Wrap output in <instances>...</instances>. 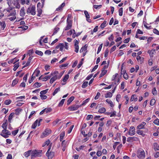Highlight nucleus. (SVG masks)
Masks as SVG:
<instances>
[{
    "mask_svg": "<svg viewBox=\"0 0 159 159\" xmlns=\"http://www.w3.org/2000/svg\"><path fill=\"white\" fill-rule=\"evenodd\" d=\"M18 81L19 80L18 79H15L13 80L12 83V86H14L16 85L18 83Z\"/></svg>",
    "mask_w": 159,
    "mask_h": 159,
    "instance_id": "obj_28",
    "label": "nucleus"
},
{
    "mask_svg": "<svg viewBox=\"0 0 159 159\" xmlns=\"http://www.w3.org/2000/svg\"><path fill=\"white\" fill-rule=\"evenodd\" d=\"M69 75H66L64 76V77L62 80V81L64 82H65L67 80L69 79Z\"/></svg>",
    "mask_w": 159,
    "mask_h": 159,
    "instance_id": "obj_30",
    "label": "nucleus"
},
{
    "mask_svg": "<svg viewBox=\"0 0 159 159\" xmlns=\"http://www.w3.org/2000/svg\"><path fill=\"white\" fill-rule=\"evenodd\" d=\"M106 102L108 104H110L111 106L112 107L114 106V104L110 100L107 99L106 100Z\"/></svg>",
    "mask_w": 159,
    "mask_h": 159,
    "instance_id": "obj_32",
    "label": "nucleus"
},
{
    "mask_svg": "<svg viewBox=\"0 0 159 159\" xmlns=\"http://www.w3.org/2000/svg\"><path fill=\"white\" fill-rule=\"evenodd\" d=\"M51 148H50L48 149L46 153V155L48 157V159H52L54 156V152L50 151Z\"/></svg>",
    "mask_w": 159,
    "mask_h": 159,
    "instance_id": "obj_7",
    "label": "nucleus"
},
{
    "mask_svg": "<svg viewBox=\"0 0 159 159\" xmlns=\"http://www.w3.org/2000/svg\"><path fill=\"white\" fill-rule=\"evenodd\" d=\"M79 107V106L78 105L75 104L69 107L68 108V109L70 111H74L77 110Z\"/></svg>",
    "mask_w": 159,
    "mask_h": 159,
    "instance_id": "obj_9",
    "label": "nucleus"
},
{
    "mask_svg": "<svg viewBox=\"0 0 159 159\" xmlns=\"http://www.w3.org/2000/svg\"><path fill=\"white\" fill-rule=\"evenodd\" d=\"M153 123L157 125H159V120L158 119H156L153 122Z\"/></svg>",
    "mask_w": 159,
    "mask_h": 159,
    "instance_id": "obj_59",
    "label": "nucleus"
},
{
    "mask_svg": "<svg viewBox=\"0 0 159 159\" xmlns=\"http://www.w3.org/2000/svg\"><path fill=\"white\" fill-rule=\"evenodd\" d=\"M22 111V109L19 108V109H17L16 110V115H18L19 114V113L21 112V111Z\"/></svg>",
    "mask_w": 159,
    "mask_h": 159,
    "instance_id": "obj_44",
    "label": "nucleus"
},
{
    "mask_svg": "<svg viewBox=\"0 0 159 159\" xmlns=\"http://www.w3.org/2000/svg\"><path fill=\"white\" fill-rule=\"evenodd\" d=\"M135 134V129L134 127L133 126L130 127L129 132V134L132 136L134 135Z\"/></svg>",
    "mask_w": 159,
    "mask_h": 159,
    "instance_id": "obj_10",
    "label": "nucleus"
},
{
    "mask_svg": "<svg viewBox=\"0 0 159 159\" xmlns=\"http://www.w3.org/2000/svg\"><path fill=\"white\" fill-rule=\"evenodd\" d=\"M42 150H32L31 157L32 159L37 157H40L42 156Z\"/></svg>",
    "mask_w": 159,
    "mask_h": 159,
    "instance_id": "obj_1",
    "label": "nucleus"
},
{
    "mask_svg": "<svg viewBox=\"0 0 159 159\" xmlns=\"http://www.w3.org/2000/svg\"><path fill=\"white\" fill-rule=\"evenodd\" d=\"M7 122H5L2 124V126L3 129H7Z\"/></svg>",
    "mask_w": 159,
    "mask_h": 159,
    "instance_id": "obj_42",
    "label": "nucleus"
},
{
    "mask_svg": "<svg viewBox=\"0 0 159 159\" xmlns=\"http://www.w3.org/2000/svg\"><path fill=\"white\" fill-rule=\"evenodd\" d=\"M137 156L140 159H143L145 157L144 151L141 149H139L137 152Z\"/></svg>",
    "mask_w": 159,
    "mask_h": 159,
    "instance_id": "obj_5",
    "label": "nucleus"
},
{
    "mask_svg": "<svg viewBox=\"0 0 159 159\" xmlns=\"http://www.w3.org/2000/svg\"><path fill=\"white\" fill-rule=\"evenodd\" d=\"M32 59V57H29V58H28L27 61V63H26V64L24 66H23L22 68H23L24 67H25L28 66H29L30 64V63L31 61V60Z\"/></svg>",
    "mask_w": 159,
    "mask_h": 159,
    "instance_id": "obj_16",
    "label": "nucleus"
},
{
    "mask_svg": "<svg viewBox=\"0 0 159 159\" xmlns=\"http://www.w3.org/2000/svg\"><path fill=\"white\" fill-rule=\"evenodd\" d=\"M35 53L36 54L41 56H42L43 54L42 52L37 50L35 51Z\"/></svg>",
    "mask_w": 159,
    "mask_h": 159,
    "instance_id": "obj_40",
    "label": "nucleus"
},
{
    "mask_svg": "<svg viewBox=\"0 0 159 159\" xmlns=\"http://www.w3.org/2000/svg\"><path fill=\"white\" fill-rule=\"evenodd\" d=\"M25 9L24 7H23L21 8L20 11V15L21 16H23L25 14Z\"/></svg>",
    "mask_w": 159,
    "mask_h": 159,
    "instance_id": "obj_14",
    "label": "nucleus"
},
{
    "mask_svg": "<svg viewBox=\"0 0 159 159\" xmlns=\"http://www.w3.org/2000/svg\"><path fill=\"white\" fill-rule=\"evenodd\" d=\"M126 70H124V71L123 72V77L124 79H125L126 80H127L128 78V76L127 73H126Z\"/></svg>",
    "mask_w": 159,
    "mask_h": 159,
    "instance_id": "obj_29",
    "label": "nucleus"
},
{
    "mask_svg": "<svg viewBox=\"0 0 159 159\" xmlns=\"http://www.w3.org/2000/svg\"><path fill=\"white\" fill-rule=\"evenodd\" d=\"M74 96L71 97L67 100V105H69L71 102L74 100Z\"/></svg>",
    "mask_w": 159,
    "mask_h": 159,
    "instance_id": "obj_17",
    "label": "nucleus"
},
{
    "mask_svg": "<svg viewBox=\"0 0 159 159\" xmlns=\"http://www.w3.org/2000/svg\"><path fill=\"white\" fill-rule=\"evenodd\" d=\"M102 43L100 45V46H99V47H98V48L97 54H98L100 52L101 50V49L102 47Z\"/></svg>",
    "mask_w": 159,
    "mask_h": 159,
    "instance_id": "obj_57",
    "label": "nucleus"
},
{
    "mask_svg": "<svg viewBox=\"0 0 159 159\" xmlns=\"http://www.w3.org/2000/svg\"><path fill=\"white\" fill-rule=\"evenodd\" d=\"M93 118V116L92 115H88L86 117V119L87 120H89L91 119H92Z\"/></svg>",
    "mask_w": 159,
    "mask_h": 159,
    "instance_id": "obj_62",
    "label": "nucleus"
},
{
    "mask_svg": "<svg viewBox=\"0 0 159 159\" xmlns=\"http://www.w3.org/2000/svg\"><path fill=\"white\" fill-rule=\"evenodd\" d=\"M65 100V99H63L61 100L58 104L59 107H61L63 105L64 103Z\"/></svg>",
    "mask_w": 159,
    "mask_h": 159,
    "instance_id": "obj_46",
    "label": "nucleus"
},
{
    "mask_svg": "<svg viewBox=\"0 0 159 159\" xmlns=\"http://www.w3.org/2000/svg\"><path fill=\"white\" fill-rule=\"evenodd\" d=\"M11 133L10 131L7 129H3L2 132V133L0 135L4 137V138H7L9 137V135H10Z\"/></svg>",
    "mask_w": 159,
    "mask_h": 159,
    "instance_id": "obj_4",
    "label": "nucleus"
},
{
    "mask_svg": "<svg viewBox=\"0 0 159 159\" xmlns=\"http://www.w3.org/2000/svg\"><path fill=\"white\" fill-rule=\"evenodd\" d=\"M66 145V142L65 140H63L61 143V147H62V150L63 151H64L65 150V148Z\"/></svg>",
    "mask_w": 159,
    "mask_h": 159,
    "instance_id": "obj_15",
    "label": "nucleus"
},
{
    "mask_svg": "<svg viewBox=\"0 0 159 159\" xmlns=\"http://www.w3.org/2000/svg\"><path fill=\"white\" fill-rule=\"evenodd\" d=\"M11 133L10 131L7 129H3L2 132V133L0 135L4 137V138H7L9 137V135H10Z\"/></svg>",
    "mask_w": 159,
    "mask_h": 159,
    "instance_id": "obj_3",
    "label": "nucleus"
},
{
    "mask_svg": "<svg viewBox=\"0 0 159 159\" xmlns=\"http://www.w3.org/2000/svg\"><path fill=\"white\" fill-rule=\"evenodd\" d=\"M87 46L86 44L84 45V46L82 47L80 50V53L83 52V51L86 50L87 49Z\"/></svg>",
    "mask_w": 159,
    "mask_h": 159,
    "instance_id": "obj_25",
    "label": "nucleus"
},
{
    "mask_svg": "<svg viewBox=\"0 0 159 159\" xmlns=\"http://www.w3.org/2000/svg\"><path fill=\"white\" fill-rule=\"evenodd\" d=\"M67 25L65 29L66 30H69L71 28L72 25V21L68 20V18L67 20Z\"/></svg>",
    "mask_w": 159,
    "mask_h": 159,
    "instance_id": "obj_8",
    "label": "nucleus"
},
{
    "mask_svg": "<svg viewBox=\"0 0 159 159\" xmlns=\"http://www.w3.org/2000/svg\"><path fill=\"white\" fill-rule=\"evenodd\" d=\"M38 14L37 16H40L42 13V9L40 8H38L37 9Z\"/></svg>",
    "mask_w": 159,
    "mask_h": 159,
    "instance_id": "obj_38",
    "label": "nucleus"
},
{
    "mask_svg": "<svg viewBox=\"0 0 159 159\" xmlns=\"http://www.w3.org/2000/svg\"><path fill=\"white\" fill-rule=\"evenodd\" d=\"M155 102H156V101L155 100V99H152L150 101V104L151 106H153L155 104Z\"/></svg>",
    "mask_w": 159,
    "mask_h": 159,
    "instance_id": "obj_45",
    "label": "nucleus"
},
{
    "mask_svg": "<svg viewBox=\"0 0 159 159\" xmlns=\"http://www.w3.org/2000/svg\"><path fill=\"white\" fill-rule=\"evenodd\" d=\"M119 15L121 16L122 15L123 8L121 7L119 10Z\"/></svg>",
    "mask_w": 159,
    "mask_h": 159,
    "instance_id": "obj_56",
    "label": "nucleus"
},
{
    "mask_svg": "<svg viewBox=\"0 0 159 159\" xmlns=\"http://www.w3.org/2000/svg\"><path fill=\"white\" fill-rule=\"evenodd\" d=\"M153 31L154 33L156 34L157 35H159V31L156 29H154Z\"/></svg>",
    "mask_w": 159,
    "mask_h": 159,
    "instance_id": "obj_64",
    "label": "nucleus"
},
{
    "mask_svg": "<svg viewBox=\"0 0 159 159\" xmlns=\"http://www.w3.org/2000/svg\"><path fill=\"white\" fill-rule=\"evenodd\" d=\"M59 28L58 27H56L54 30L53 33L52 35L56 34L59 30Z\"/></svg>",
    "mask_w": 159,
    "mask_h": 159,
    "instance_id": "obj_39",
    "label": "nucleus"
},
{
    "mask_svg": "<svg viewBox=\"0 0 159 159\" xmlns=\"http://www.w3.org/2000/svg\"><path fill=\"white\" fill-rule=\"evenodd\" d=\"M40 97H41V99H45L47 98V96L46 95H43L41 94L40 95Z\"/></svg>",
    "mask_w": 159,
    "mask_h": 159,
    "instance_id": "obj_63",
    "label": "nucleus"
},
{
    "mask_svg": "<svg viewBox=\"0 0 159 159\" xmlns=\"http://www.w3.org/2000/svg\"><path fill=\"white\" fill-rule=\"evenodd\" d=\"M154 150L156 151L159 150V145L158 146V144L157 143H154L153 144Z\"/></svg>",
    "mask_w": 159,
    "mask_h": 159,
    "instance_id": "obj_18",
    "label": "nucleus"
},
{
    "mask_svg": "<svg viewBox=\"0 0 159 159\" xmlns=\"http://www.w3.org/2000/svg\"><path fill=\"white\" fill-rule=\"evenodd\" d=\"M27 14L30 13L32 15H34L36 14L35 6L30 5L27 9Z\"/></svg>",
    "mask_w": 159,
    "mask_h": 159,
    "instance_id": "obj_2",
    "label": "nucleus"
},
{
    "mask_svg": "<svg viewBox=\"0 0 159 159\" xmlns=\"http://www.w3.org/2000/svg\"><path fill=\"white\" fill-rule=\"evenodd\" d=\"M15 114V113H11L10 114V115L9 118H8V120H10L12 119V118L13 116H14V115Z\"/></svg>",
    "mask_w": 159,
    "mask_h": 159,
    "instance_id": "obj_50",
    "label": "nucleus"
},
{
    "mask_svg": "<svg viewBox=\"0 0 159 159\" xmlns=\"http://www.w3.org/2000/svg\"><path fill=\"white\" fill-rule=\"evenodd\" d=\"M65 133L64 132H62L60 134V140L61 141H62L63 140L64 137L65 136Z\"/></svg>",
    "mask_w": 159,
    "mask_h": 159,
    "instance_id": "obj_34",
    "label": "nucleus"
},
{
    "mask_svg": "<svg viewBox=\"0 0 159 159\" xmlns=\"http://www.w3.org/2000/svg\"><path fill=\"white\" fill-rule=\"evenodd\" d=\"M84 13L86 18H90V16L88 11H84Z\"/></svg>",
    "mask_w": 159,
    "mask_h": 159,
    "instance_id": "obj_58",
    "label": "nucleus"
},
{
    "mask_svg": "<svg viewBox=\"0 0 159 159\" xmlns=\"http://www.w3.org/2000/svg\"><path fill=\"white\" fill-rule=\"evenodd\" d=\"M19 63L15 64L14 66V68L13 69V70L14 71H16L19 67Z\"/></svg>",
    "mask_w": 159,
    "mask_h": 159,
    "instance_id": "obj_41",
    "label": "nucleus"
},
{
    "mask_svg": "<svg viewBox=\"0 0 159 159\" xmlns=\"http://www.w3.org/2000/svg\"><path fill=\"white\" fill-rule=\"evenodd\" d=\"M90 99L89 98H87L84 101L82 104L81 105H85L86 103L88 102L89 100Z\"/></svg>",
    "mask_w": 159,
    "mask_h": 159,
    "instance_id": "obj_55",
    "label": "nucleus"
},
{
    "mask_svg": "<svg viewBox=\"0 0 159 159\" xmlns=\"http://www.w3.org/2000/svg\"><path fill=\"white\" fill-rule=\"evenodd\" d=\"M75 52L78 53L79 51V47L78 45H75Z\"/></svg>",
    "mask_w": 159,
    "mask_h": 159,
    "instance_id": "obj_60",
    "label": "nucleus"
},
{
    "mask_svg": "<svg viewBox=\"0 0 159 159\" xmlns=\"http://www.w3.org/2000/svg\"><path fill=\"white\" fill-rule=\"evenodd\" d=\"M0 24L1 25V27L3 28V29L5 28L6 27V24H5V23L4 22H1V23H0Z\"/></svg>",
    "mask_w": 159,
    "mask_h": 159,
    "instance_id": "obj_61",
    "label": "nucleus"
},
{
    "mask_svg": "<svg viewBox=\"0 0 159 159\" xmlns=\"http://www.w3.org/2000/svg\"><path fill=\"white\" fill-rule=\"evenodd\" d=\"M63 73L61 72L59 74V73L58 72V73H57L56 74V77H57V79H59L61 78V77L62 75L63 74Z\"/></svg>",
    "mask_w": 159,
    "mask_h": 159,
    "instance_id": "obj_33",
    "label": "nucleus"
},
{
    "mask_svg": "<svg viewBox=\"0 0 159 159\" xmlns=\"http://www.w3.org/2000/svg\"><path fill=\"white\" fill-rule=\"evenodd\" d=\"M41 84L38 82H36L34 84L33 86H35V88L40 87L41 86Z\"/></svg>",
    "mask_w": 159,
    "mask_h": 159,
    "instance_id": "obj_36",
    "label": "nucleus"
},
{
    "mask_svg": "<svg viewBox=\"0 0 159 159\" xmlns=\"http://www.w3.org/2000/svg\"><path fill=\"white\" fill-rule=\"evenodd\" d=\"M11 101L10 100H7L4 101V103L6 105H8L11 103Z\"/></svg>",
    "mask_w": 159,
    "mask_h": 159,
    "instance_id": "obj_49",
    "label": "nucleus"
},
{
    "mask_svg": "<svg viewBox=\"0 0 159 159\" xmlns=\"http://www.w3.org/2000/svg\"><path fill=\"white\" fill-rule=\"evenodd\" d=\"M107 23V21L105 20L104 22L101 24L100 27L101 28L103 29L106 26V24Z\"/></svg>",
    "mask_w": 159,
    "mask_h": 159,
    "instance_id": "obj_35",
    "label": "nucleus"
},
{
    "mask_svg": "<svg viewBox=\"0 0 159 159\" xmlns=\"http://www.w3.org/2000/svg\"><path fill=\"white\" fill-rule=\"evenodd\" d=\"M112 95V93L111 92H108L105 94V98H111Z\"/></svg>",
    "mask_w": 159,
    "mask_h": 159,
    "instance_id": "obj_23",
    "label": "nucleus"
},
{
    "mask_svg": "<svg viewBox=\"0 0 159 159\" xmlns=\"http://www.w3.org/2000/svg\"><path fill=\"white\" fill-rule=\"evenodd\" d=\"M51 133V130L49 129H46L45 131L43 133V134L44 135V136H47L49 134H50Z\"/></svg>",
    "mask_w": 159,
    "mask_h": 159,
    "instance_id": "obj_11",
    "label": "nucleus"
},
{
    "mask_svg": "<svg viewBox=\"0 0 159 159\" xmlns=\"http://www.w3.org/2000/svg\"><path fill=\"white\" fill-rule=\"evenodd\" d=\"M137 138L136 137H129L127 139V141L129 142H132L134 141H136Z\"/></svg>",
    "mask_w": 159,
    "mask_h": 159,
    "instance_id": "obj_13",
    "label": "nucleus"
},
{
    "mask_svg": "<svg viewBox=\"0 0 159 159\" xmlns=\"http://www.w3.org/2000/svg\"><path fill=\"white\" fill-rule=\"evenodd\" d=\"M107 70H102L101 74L100 75V77H101L104 76L107 72Z\"/></svg>",
    "mask_w": 159,
    "mask_h": 159,
    "instance_id": "obj_22",
    "label": "nucleus"
},
{
    "mask_svg": "<svg viewBox=\"0 0 159 159\" xmlns=\"http://www.w3.org/2000/svg\"><path fill=\"white\" fill-rule=\"evenodd\" d=\"M38 122V120H37L32 124L31 126V128L32 129H35L36 127L37 123Z\"/></svg>",
    "mask_w": 159,
    "mask_h": 159,
    "instance_id": "obj_20",
    "label": "nucleus"
},
{
    "mask_svg": "<svg viewBox=\"0 0 159 159\" xmlns=\"http://www.w3.org/2000/svg\"><path fill=\"white\" fill-rule=\"evenodd\" d=\"M60 120L59 119H57L55 120L53 122V125L54 126L55 125L60 121Z\"/></svg>",
    "mask_w": 159,
    "mask_h": 159,
    "instance_id": "obj_54",
    "label": "nucleus"
},
{
    "mask_svg": "<svg viewBox=\"0 0 159 159\" xmlns=\"http://www.w3.org/2000/svg\"><path fill=\"white\" fill-rule=\"evenodd\" d=\"M106 111V109L104 107H102L98 110V112L100 113H104Z\"/></svg>",
    "mask_w": 159,
    "mask_h": 159,
    "instance_id": "obj_31",
    "label": "nucleus"
},
{
    "mask_svg": "<svg viewBox=\"0 0 159 159\" xmlns=\"http://www.w3.org/2000/svg\"><path fill=\"white\" fill-rule=\"evenodd\" d=\"M136 133L139 134L141 135L142 136L144 137L145 134L143 133V131L142 130H138L136 131Z\"/></svg>",
    "mask_w": 159,
    "mask_h": 159,
    "instance_id": "obj_26",
    "label": "nucleus"
},
{
    "mask_svg": "<svg viewBox=\"0 0 159 159\" xmlns=\"http://www.w3.org/2000/svg\"><path fill=\"white\" fill-rule=\"evenodd\" d=\"M65 5V3L64 2L62 3V4L59 7L56 9V11H58L62 9V7H63Z\"/></svg>",
    "mask_w": 159,
    "mask_h": 159,
    "instance_id": "obj_21",
    "label": "nucleus"
},
{
    "mask_svg": "<svg viewBox=\"0 0 159 159\" xmlns=\"http://www.w3.org/2000/svg\"><path fill=\"white\" fill-rule=\"evenodd\" d=\"M50 143V141L49 139L47 140L45 142L44 144H43L42 147H44L45 145H48Z\"/></svg>",
    "mask_w": 159,
    "mask_h": 159,
    "instance_id": "obj_51",
    "label": "nucleus"
},
{
    "mask_svg": "<svg viewBox=\"0 0 159 159\" xmlns=\"http://www.w3.org/2000/svg\"><path fill=\"white\" fill-rule=\"evenodd\" d=\"M152 93L154 95H157V90H156L155 88H154L152 90Z\"/></svg>",
    "mask_w": 159,
    "mask_h": 159,
    "instance_id": "obj_53",
    "label": "nucleus"
},
{
    "mask_svg": "<svg viewBox=\"0 0 159 159\" xmlns=\"http://www.w3.org/2000/svg\"><path fill=\"white\" fill-rule=\"evenodd\" d=\"M40 73V70H36L34 71V73H33V74H35V75L36 76H38L39 75V74Z\"/></svg>",
    "mask_w": 159,
    "mask_h": 159,
    "instance_id": "obj_47",
    "label": "nucleus"
},
{
    "mask_svg": "<svg viewBox=\"0 0 159 159\" xmlns=\"http://www.w3.org/2000/svg\"><path fill=\"white\" fill-rule=\"evenodd\" d=\"M48 90V89H47L45 90H44L41 91L40 92V94L41 95L45 94L47 93Z\"/></svg>",
    "mask_w": 159,
    "mask_h": 159,
    "instance_id": "obj_52",
    "label": "nucleus"
},
{
    "mask_svg": "<svg viewBox=\"0 0 159 159\" xmlns=\"http://www.w3.org/2000/svg\"><path fill=\"white\" fill-rule=\"evenodd\" d=\"M64 47V45L63 43H60L56 47L57 49L60 48V50L61 51H63V50Z\"/></svg>",
    "mask_w": 159,
    "mask_h": 159,
    "instance_id": "obj_12",
    "label": "nucleus"
},
{
    "mask_svg": "<svg viewBox=\"0 0 159 159\" xmlns=\"http://www.w3.org/2000/svg\"><path fill=\"white\" fill-rule=\"evenodd\" d=\"M58 73V72L57 71H55L54 72L51 73V75L53 77L51 78L50 80V83H52L55 80L57 79L56 76V74Z\"/></svg>",
    "mask_w": 159,
    "mask_h": 159,
    "instance_id": "obj_6",
    "label": "nucleus"
},
{
    "mask_svg": "<svg viewBox=\"0 0 159 159\" xmlns=\"http://www.w3.org/2000/svg\"><path fill=\"white\" fill-rule=\"evenodd\" d=\"M155 52V50L152 49L151 51H148V53H149L150 57H153V54Z\"/></svg>",
    "mask_w": 159,
    "mask_h": 159,
    "instance_id": "obj_19",
    "label": "nucleus"
},
{
    "mask_svg": "<svg viewBox=\"0 0 159 159\" xmlns=\"http://www.w3.org/2000/svg\"><path fill=\"white\" fill-rule=\"evenodd\" d=\"M88 82H87V81L84 82V83L82 84V88H85L88 85Z\"/></svg>",
    "mask_w": 159,
    "mask_h": 159,
    "instance_id": "obj_48",
    "label": "nucleus"
},
{
    "mask_svg": "<svg viewBox=\"0 0 159 159\" xmlns=\"http://www.w3.org/2000/svg\"><path fill=\"white\" fill-rule=\"evenodd\" d=\"M59 91H60V87H58V88L56 89H55V90L54 91V92L52 93L53 95V96L55 95Z\"/></svg>",
    "mask_w": 159,
    "mask_h": 159,
    "instance_id": "obj_37",
    "label": "nucleus"
},
{
    "mask_svg": "<svg viewBox=\"0 0 159 159\" xmlns=\"http://www.w3.org/2000/svg\"><path fill=\"white\" fill-rule=\"evenodd\" d=\"M45 111L46 113L50 112L52 111V109L50 107L45 108Z\"/></svg>",
    "mask_w": 159,
    "mask_h": 159,
    "instance_id": "obj_43",
    "label": "nucleus"
},
{
    "mask_svg": "<svg viewBox=\"0 0 159 159\" xmlns=\"http://www.w3.org/2000/svg\"><path fill=\"white\" fill-rule=\"evenodd\" d=\"M135 97V95H132L130 101H136L137 100V98Z\"/></svg>",
    "mask_w": 159,
    "mask_h": 159,
    "instance_id": "obj_27",
    "label": "nucleus"
},
{
    "mask_svg": "<svg viewBox=\"0 0 159 159\" xmlns=\"http://www.w3.org/2000/svg\"><path fill=\"white\" fill-rule=\"evenodd\" d=\"M32 150H29L24 153V155L26 157H28L29 156L31 153Z\"/></svg>",
    "mask_w": 159,
    "mask_h": 159,
    "instance_id": "obj_24",
    "label": "nucleus"
}]
</instances>
